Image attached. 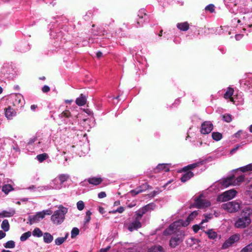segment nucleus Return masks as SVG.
Returning <instances> with one entry per match:
<instances>
[{
	"instance_id": "obj_1",
	"label": "nucleus",
	"mask_w": 252,
	"mask_h": 252,
	"mask_svg": "<svg viewBox=\"0 0 252 252\" xmlns=\"http://www.w3.org/2000/svg\"><path fill=\"white\" fill-rule=\"evenodd\" d=\"M243 215L235 221L234 225L236 228H244L248 226L251 223L250 215L252 214V210L247 208L243 212Z\"/></svg>"
},
{
	"instance_id": "obj_2",
	"label": "nucleus",
	"mask_w": 252,
	"mask_h": 252,
	"mask_svg": "<svg viewBox=\"0 0 252 252\" xmlns=\"http://www.w3.org/2000/svg\"><path fill=\"white\" fill-rule=\"evenodd\" d=\"M68 209L60 205L58 209L55 211L51 217V220L55 224H60L64 220L65 215L67 213Z\"/></svg>"
},
{
	"instance_id": "obj_3",
	"label": "nucleus",
	"mask_w": 252,
	"mask_h": 252,
	"mask_svg": "<svg viewBox=\"0 0 252 252\" xmlns=\"http://www.w3.org/2000/svg\"><path fill=\"white\" fill-rule=\"evenodd\" d=\"M184 232L178 231L176 234L172 236L169 241V246L172 248H175L181 243L184 239Z\"/></svg>"
},
{
	"instance_id": "obj_4",
	"label": "nucleus",
	"mask_w": 252,
	"mask_h": 252,
	"mask_svg": "<svg viewBox=\"0 0 252 252\" xmlns=\"http://www.w3.org/2000/svg\"><path fill=\"white\" fill-rule=\"evenodd\" d=\"M0 74L6 78L12 79L14 76L15 71L11 64L5 63L3 64Z\"/></svg>"
},
{
	"instance_id": "obj_5",
	"label": "nucleus",
	"mask_w": 252,
	"mask_h": 252,
	"mask_svg": "<svg viewBox=\"0 0 252 252\" xmlns=\"http://www.w3.org/2000/svg\"><path fill=\"white\" fill-rule=\"evenodd\" d=\"M237 192L234 189H230L220 195L217 198L219 201L225 202L234 198Z\"/></svg>"
},
{
	"instance_id": "obj_6",
	"label": "nucleus",
	"mask_w": 252,
	"mask_h": 252,
	"mask_svg": "<svg viewBox=\"0 0 252 252\" xmlns=\"http://www.w3.org/2000/svg\"><path fill=\"white\" fill-rule=\"evenodd\" d=\"M222 208L228 212L234 213L240 209V205L237 202L231 201L222 204Z\"/></svg>"
},
{
	"instance_id": "obj_7",
	"label": "nucleus",
	"mask_w": 252,
	"mask_h": 252,
	"mask_svg": "<svg viewBox=\"0 0 252 252\" xmlns=\"http://www.w3.org/2000/svg\"><path fill=\"white\" fill-rule=\"evenodd\" d=\"M239 240V237L238 235H233L227 239L222 244L221 249L223 250L226 249L231 246L234 243L237 242Z\"/></svg>"
},
{
	"instance_id": "obj_8",
	"label": "nucleus",
	"mask_w": 252,
	"mask_h": 252,
	"mask_svg": "<svg viewBox=\"0 0 252 252\" xmlns=\"http://www.w3.org/2000/svg\"><path fill=\"white\" fill-rule=\"evenodd\" d=\"M180 221H175L171 224L168 228H167L163 231V234L165 236L176 234L178 230H177V227Z\"/></svg>"
},
{
	"instance_id": "obj_9",
	"label": "nucleus",
	"mask_w": 252,
	"mask_h": 252,
	"mask_svg": "<svg viewBox=\"0 0 252 252\" xmlns=\"http://www.w3.org/2000/svg\"><path fill=\"white\" fill-rule=\"evenodd\" d=\"M12 104L14 106L18 108H21L24 104V99L23 96L20 94H17L11 97Z\"/></svg>"
},
{
	"instance_id": "obj_10",
	"label": "nucleus",
	"mask_w": 252,
	"mask_h": 252,
	"mask_svg": "<svg viewBox=\"0 0 252 252\" xmlns=\"http://www.w3.org/2000/svg\"><path fill=\"white\" fill-rule=\"evenodd\" d=\"M210 202L206 199H202L199 196L195 200V205L198 208H204L210 206Z\"/></svg>"
},
{
	"instance_id": "obj_11",
	"label": "nucleus",
	"mask_w": 252,
	"mask_h": 252,
	"mask_svg": "<svg viewBox=\"0 0 252 252\" xmlns=\"http://www.w3.org/2000/svg\"><path fill=\"white\" fill-rule=\"evenodd\" d=\"M213 128V125L210 122H205L201 125L200 132L204 134H208L211 132Z\"/></svg>"
},
{
	"instance_id": "obj_12",
	"label": "nucleus",
	"mask_w": 252,
	"mask_h": 252,
	"mask_svg": "<svg viewBox=\"0 0 252 252\" xmlns=\"http://www.w3.org/2000/svg\"><path fill=\"white\" fill-rule=\"evenodd\" d=\"M142 227L140 220L134 219V220L129 222L128 224L127 229L130 232L136 230Z\"/></svg>"
},
{
	"instance_id": "obj_13",
	"label": "nucleus",
	"mask_w": 252,
	"mask_h": 252,
	"mask_svg": "<svg viewBox=\"0 0 252 252\" xmlns=\"http://www.w3.org/2000/svg\"><path fill=\"white\" fill-rule=\"evenodd\" d=\"M138 16L139 18L137 19V27H140L143 25L145 20L147 19V15L145 13V10L144 9H141L138 12Z\"/></svg>"
},
{
	"instance_id": "obj_14",
	"label": "nucleus",
	"mask_w": 252,
	"mask_h": 252,
	"mask_svg": "<svg viewBox=\"0 0 252 252\" xmlns=\"http://www.w3.org/2000/svg\"><path fill=\"white\" fill-rule=\"evenodd\" d=\"M43 219V215L42 213L38 212L36 213L35 215L32 216H30L28 218L29 223L32 224L34 223H36L40 220Z\"/></svg>"
},
{
	"instance_id": "obj_15",
	"label": "nucleus",
	"mask_w": 252,
	"mask_h": 252,
	"mask_svg": "<svg viewBox=\"0 0 252 252\" xmlns=\"http://www.w3.org/2000/svg\"><path fill=\"white\" fill-rule=\"evenodd\" d=\"M16 213L14 208H9L7 210H3L0 212V218H10L13 217Z\"/></svg>"
},
{
	"instance_id": "obj_16",
	"label": "nucleus",
	"mask_w": 252,
	"mask_h": 252,
	"mask_svg": "<svg viewBox=\"0 0 252 252\" xmlns=\"http://www.w3.org/2000/svg\"><path fill=\"white\" fill-rule=\"evenodd\" d=\"M197 211H193L189 215L185 221H182V222H180V224L184 226L188 225L190 222L192 221L197 216Z\"/></svg>"
},
{
	"instance_id": "obj_17",
	"label": "nucleus",
	"mask_w": 252,
	"mask_h": 252,
	"mask_svg": "<svg viewBox=\"0 0 252 252\" xmlns=\"http://www.w3.org/2000/svg\"><path fill=\"white\" fill-rule=\"evenodd\" d=\"M5 115L8 119H11L16 115V112L11 106L5 108Z\"/></svg>"
},
{
	"instance_id": "obj_18",
	"label": "nucleus",
	"mask_w": 252,
	"mask_h": 252,
	"mask_svg": "<svg viewBox=\"0 0 252 252\" xmlns=\"http://www.w3.org/2000/svg\"><path fill=\"white\" fill-rule=\"evenodd\" d=\"M162 171L164 172H168L169 171V164L166 163L158 164L155 169V172L158 173V171Z\"/></svg>"
},
{
	"instance_id": "obj_19",
	"label": "nucleus",
	"mask_w": 252,
	"mask_h": 252,
	"mask_svg": "<svg viewBox=\"0 0 252 252\" xmlns=\"http://www.w3.org/2000/svg\"><path fill=\"white\" fill-rule=\"evenodd\" d=\"M233 176H231L223 180L220 182L221 187L225 188L230 186H233Z\"/></svg>"
},
{
	"instance_id": "obj_20",
	"label": "nucleus",
	"mask_w": 252,
	"mask_h": 252,
	"mask_svg": "<svg viewBox=\"0 0 252 252\" xmlns=\"http://www.w3.org/2000/svg\"><path fill=\"white\" fill-rule=\"evenodd\" d=\"M148 186V185L146 184L143 185L142 186H139V187L137 188L136 189L131 190L130 191V193L132 195L135 196L139 193L143 192L144 190H145L147 187Z\"/></svg>"
},
{
	"instance_id": "obj_21",
	"label": "nucleus",
	"mask_w": 252,
	"mask_h": 252,
	"mask_svg": "<svg viewBox=\"0 0 252 252\" xmlns=\"http://www.w3.org/2000/svg\"><path fill=\"white\" fill-rule=\"evenodd\" d=\"M50 185L52 189H61L63 187V185L60 183L58 177L53 179L50 183Z\"/></svg>"
},
{
	"instance_id": "obj_22",
	"label": "nucleus",
	"mask_w": 252,
	"mask_h": 252,
	"mask_svg": "<svg viewBox=\"0 0 252 252\" xmlns=\"http://www.w3.org/2000/svg\"><path fill=\"white\" fill-rule=\"evenodd\" d=\"M86 181H87V182H88V183L91 185L97 186L102 182V179L100 177H94L89 178L86 180Z\"/></svg>"
},
{
	"instance_id": "obj_23",
	"label": "nucleus",
	"mask_w": 252,
	"mask_h": 252,
	"mask_svg": "<svg viewBox=\"0 0 252 252\" xmlns=\"http://www.w3.org/2000/svg\"><path fill=\"white\" fill-rule=\"evenodd\" d=\"M176 26L179 30L184 32L188 31L189 28V24L187 22L178 23Z\"/></svg>"
},
{
	"instance_id": "obj_24",
	"label": "nucleus",
	"mask_w": 252,
	"mask_h": 252,
	"mask_svg": "<svg viewBox=\"0 0 252 252\" xmlns=\"http://www.w3.org/2000/svg\"><path fill=\"white\" fill-rule=\"evenodd\" d=\"M193 176V173L192 172L187 171L183 174L181 178V181L182 182L185 183L189 180Z\"/></svg>"
},
{
	"instance_id": "obj_25",
	"label": "nucleus",
	"mask_w": 252,
	"mask_h": 252,
	"mask_svg": "<svg viewBox=\"0 0 252 252\" xmlns=\"http://www.w3.org/2000/svg\"><path fill=\"white\" fill-rule=\"evenodd\" d=\"M86 101L87 99L86 96L84 94H81L80 96L76 98L75 102L76 104L78 106H81L86 104Z\"/></svg>"
},
{
	"instance_id": "obj_26",
	"label": "nucleus",
	"mask_w": 252,
	"mask_h": 252,
	"mask_svg": "<svg viewBox=\"0 0 252 252\" xmlns=\"http://www.w3.org/2000/svg\"><path fill=\"white\" fill-rule=\"evenodd\" d=\"M234 93V90L231 88H228L226 92L224 94V97L225 99L230 98L231 101L235 102L234 100V98L232 97Z\"/></svg>"
},
{
	"instance_id": "obj_27",
	"label": "nucleus",
	"mask_w": 252,
	"mask_h": 252,
	"mask_svg": "<svg viewBox=\"0 0 252 252\" xmlns=\"http://www.w3.org/2000/svg\"><path fill=\"white\" fill-rule=\"evenodd\" d=\"M203 164V161L197 162H196V163H194L188 165V166L184 167L183 170L185 171H187V170H189V169H194V168H195L196 167H198V166H199L200 165H202Z\"/></svg>"
},
{
	"instance_id": "obj_28",
	"label": "nucleus",
	"mask_w": 252,
	"mask_h": 252,
	"mask_svg": "<svg viewBox=\"0 0 252 252\" xmlns=\"http://www.w3.org/2000/svg\"><path fill=\"white\" fill-rule=\"evenodd\" d=\"M42 236H43V241L46 244H49L53 240V236L48 232L44 233Z\"/></svg>"
},
{
	"instance_id": "obj_29",
	"label": "nucleus",
	"mask_w": 252,
	"mask_h": 252,
	"mask_svg": "<svg viewBox=\"0 0 252 252\" xmlns=\"http://www.w3.org/2000/svg\"><path fill=\"white\" fill-rule=\"evenodd\" d=\"M246 86L245 89H252V78H249L246 81H240V84Z\"/></svg>"
},
{
	"instance_id": "obj_30",
	"label": "nucleus",
	"mask_w": 252,
	"mask_h": 252,
	"mask_svg": "<svg viewBox=\"0 0 252 252\" xmlns=\"http://www.w3.org/2000/svg\"><path fill=\"white\" fill-rule=\"evenodd\" d=\"M59 116L61 119H63L64 123H67L65 119L69 118L71 117V114L70 112L68 110H65L60 114Z\"/></svg>"
},
{
	"instance_id": "obj_31",
	"label": "nucleus",
	"mask_w": 252,
	"mask_h": 252,
	"mask_svg": "<svg viewBox=\"0 0 252 252\" xmlns=\"http://www.w3.org/2000/svg\"><path fill=\"white\" fill-rule=\"evenodd\" d=\"M68 236V233H66L63 237H58L55 240V244L57 245H61L66 240Z\"/></svg>"
},
{
	"instance_id": "obj_32",
	"label": "nucleus",
	"mask_w": 252,
	"mask_h": 252,
	"mask_svg": "<svg viewBox=\"0 0 252 252\" xmlns=\"http://www.w3.org/2000/svg\"><path fill=\"white\" fill-rule=\"evenodd\" d=\"M205 233L208 235V237L212 240L216 239L218 237V234L217 232L213 231L212 229H210L207 231H206Z\"/></svg>"
},
{
	"instance_id": "obj_33",
	"label": "nucleus",
	"mask_w": 252,
	"mask_h": 252,
	"mask_svg": "<svg viewBox=\"0 0 252 252\" xmlns=\"http://www.w3.org/2000/svg\"><path fill=\"white\" fill-rule=\"evenodd\" d=\"M57 177L60 181V183L63 185L69 178V175L66 174H62L59 175Z\"/></svg>"
},
{
	"instance_id": "obj_34",
	"label": "nucleus",
	"mask_w": 252,
	"mask_h": 252,
	"mask_svg": "<svg viewBox=\"0 0 252 252\" xmlns=\"http://www.w3.org/2000/svg\"><path fill=\"white\" fill-rule=\"evenodd\" d=\"M155 207V205L154 203H149L144 207H142L141 209L145 213L146 212L153 210Z\"/></svg>"
},
{
	"instance_id": "obj_35",
	"label": "nucleus",
	"mask_w": 252,
	"mask_h": 252,
	"mask_svg": "<svg viewBox=\"0 0 252 252\" xmlns=\"http://www.w3.org/2000/svg\"><path fill=\"white\" fill-rule=\"evenodd\" d=\"M244 179L245 176L243 175L238 176L236 179L233 178V186L239 185L240 183L244 181Z\"/></svg>"
},
{
	"instance_id": "obj_36",
	"label": "nucleus",
	"mask_w": 252,
	"mask_h": 252,
	"mask_svg": "<svg viewBox=\"0 0 252 252\" xmlns=\"http://www.w3.org/2000/svg\"><path fill=\"white\" fill-rule=\"evenodd\" d=\"M148 252H164L161 246H156L149 249Z\"/></svg>"
},
{
	"instance_id": "obj_37",
	"label": "nucleus",
	"mask_w": 252,
	"mask_h": 252,
	"mask_svg": "<svg viewBox=\"0 0 252 252\" xmlns=\"http://www.w3.org/2000/svg\"><path fill=\"white\" fill-rule=\"evenodd\" d=\"M12 190H13V188L9 184L4 185L2 187V191L6 194H7L10 191Z\"/></svg>"
},
{
	"instance_id": "obj_38",
	"label": "nucleus",
	"mask_w": 252,
	"mask_h": 252,
	"mask_svg": "<svg viewBox=\"0 0 252 252\" xmlns=\"http://www.w3.org/2000/svg\"><path fill=\"white\" fill-rule=\"evenodd\" d=\"M1 228L5 231H8L9 229L10 225L8 220H4L2 221L1 225Z\"/></svg>"
},
{
	"instance_id": "obj_39",
	"label": "nucleus",
	"mask_w": 252,
	"mask_h": 252,
	"mask_svg": "<svg viewBox=\"0 0 252 252\" xmlns=\"http://www.w3.org/2000/svg\"><path fill=\"white\" fill-rule=\"evenodd\" d=\"M145 214V213H144V212L143 211V210L141 208L140 209H139V210H138L137 211L135 212V219L140 220L142 216Z\"/></svg>"
},
{
	"instance_id": "obj_40",
	"label": "nucleus",
	"mask_w": 252,
	"mask_h": 252,
	"mask_svg": "<svg viewBox=\"0 0 252 252\" xmlns=\"http://www.w3.org/2000/svg\"><path fill=\"white\" fill-rule=\"evenodd\" d=\"M212 136L213 139L216 141L220 140L222 137L221 133L218 132H213L212 133Z\"/></svg>"
},
{
	"instance_id": "obj_41",
	"label": "nucleus",
	"mask_w": 252,
	"mask_h": 252,
	"mask_svg": "<svg viewBox=\"0 0 252 252\" xmlns=\"http://www.w3.org/2000/svg\"><path fill=\"white\" fill-rule=\"evenodd\" d=\"M3 246L6 249H13L15 247V243L14 241L10 240L4 243Z\"/></svg>"
},
{
	"instance_id": "obj_42",
	"label": "nucleus",
	"mask_w": 252,
	"mask_h": 252,
	"mask_svg": "<svg viewBox=\"0 0 252 252\" xmlns=\"http://www.w3.org/2000/svg\"><path fill=\"white\" fill-rule=\"evenodd\" d=\"M32 235L37 237H40L43 235L42 231L39 228H35L32 231Z\"/></svg>"
},
{
	"instance_id": "obj_43",
	"label": "nucleus",
	"mask_w": 252,
	"mask_h": 252,
	"mask_svg": "<svg viewBox=\"0 0 252 252\" xmlns=\"http://www.w3.org/2000/svg\"><path fill=\"white\" fill-rule=\"evenodd\" d=\"M48 158V156L46 153L39 154L36 156V159L40 162L43 161L44 160Z\"/></svg>"
},
{
	"instance_id": "obj_44",
	"label": "nucleus",
	"mask_w": 252,
	"mask_h": 252,
	"mask_svg": "<svg viewBox=\"0 0 252 252\" xmlns=\"http://www.w3.org/2000/svg\"><path fill=\"white\" fill-rule=\"evenodd\" d=\"M240 170L243 172L252 171V163L249 164L246 166L240 168Z\"/></svg>"
},
{
	"instance_id": "obj_45",
	"label": "nucleus",
	"mask_w": 252,
	"mask_h": 252,
	"mask_svg": "<svg viewBox=\"0 0 252 252\" xmlns=\"http://www.w3.org/2000/svg\"><path fill=\"white\" fill-rule=\"evenodd\" d=\"M31 236V232L28 231L23 233L20 237V240L22 242L25 241Z\"/></svg>"
},
{
	"instance_id": "obj_46",
	"label": "nucleus",
	"mask_w": 252,
	"mask_h": 252,
	"mask_svg": "<svg viewBox=\"0 0 252 252\" xmlns=\"http://www.w3.org/2000/svg\"><path fill=\"white\" fill-rule=\"evenodd\" d=\"M92 215V213L90 211H88L86 213V216L84 218V222L85 223H88L90 222L91 220V216Z\"/></svg>"
},
{
	"instance_id": "obj_47",
	"label": "nucleus",
	"mask_w": 252,
	"mask_h": 252,
	"mask_svg": "<svg viewBox=\"0 0 252 252\" xmlns=\"http://www.w3.org/2000/svg\"><path fill=\"white\" fill-rule=\"evenodd\" d=\"M79 233V230L77 227H74L72 228L71 232V236L72 238L75 237Z\"/></svg>"
},
{
	"instance_id": "obj_48",
	"label": "nucleus",
	"mask_w": 252,
	"mask_h": 252,
	"mask_svg": "<svg viewBox=\"0 0 252 252\" xmlns=\"http://www.w3.org/2000/svg\"><path fill=\"white\" fill-rule=\"evenodd\" d=\"M241 252H252V243L242 249Z\"/></svg>"
},
{
	"instance_id": "obj_49",
	"label": "nucleus",
	"mask_w": 252,
	"mask_h": 252,
	"mask_svg": "<svg viewBox=\"0 0 252 252\" xmlns=\"http://www.w3.org/2000/svg\"><path fill=\"white\" fill-rule=\"evenodd\" d=\"M222 119L224 121L229 123L232 121L231 115L228 114H225L222 115Z\"/></svg>"
},
{
	"instance_id": "obj_50",
	"label": "nucleus",
	"mask_w": 252,
	"mask_h": 252,
	"mask_svg": "<svg viewBox=\"0 0 252 252\" xmlns=\"http://www.w3.org/2000/svg\"><path fill=\"white\" fill-rule=\"evenodd\" d=\"M77 208L79 211H82L84 209L85 207L84 203L83 201L80 200L77 202Z\"/></svg>"
},
{
	"instance_id": "obj_51",
	"label": "nucleus",
	"mask_w": 252,
	"mask_h": 252,
	"mask_svg": "<svg viewBox=\"0 0 252 252\" xmlns=\"http://www.w3.org/2000/svg\"><path fill=\"white\" fill-rule=\"evenodd\" d=\"M214 8H215V6L214 4H210L205 7V9L206 11H210L211 13H213L215 11Z\"/></svg>"
},
{
	"instance_id": "obj_52",
	"label": "nucleus",
	"mask_w": 252,
	"mask_h": 252,
	"mask_svg": "<svg viewBox=\"0 0 252 252\" xmlns=\"http://www.w3.org/2000/svg\"><path fill=\"white\" fill-rule=\"evenodd\" d=\"M213 214H212L205 215V219L202 220L201 223L202 224L204 222H207L209 220L213 218Z\"/></svg>"
},
{
	"instance_id": "obj_53",
	"label": "nucleus",
	"mask_w": 252,
	"mask_h": 252,
	"mask_svg": "<svg viewBox=\"0 0 252 252\" xmlns=\"http://www.w3.org/2000/svg\"><path fill=\"white\" fill-rule=\"evenodd\" d=\"M40 213H42V215H43V218H44L46 215H51L52 214V211L50 209H47L46 210H43V211L40 212Z\"/></svg>"
},
{
	"instance_id": "obj_54",
	"label": "nucleus",
	"mask_w": 252,
	"mask_h": 252,
	"mask_svg": "<svg viewBox=\"0 0 252 252\" xmlns=\"http://www.w3.org/2000/svg\"><path fill=\"white\" fill-rule=\"evenodd\" d=\"M50 87L47 85H44L42 88V91L44 93L49 92L50 91Z\"/></svg>"
},
{
	"instance_id": "obj_55",
	"label": "nucleus",
	"mask_w": 252,
	"mask_h": 252,
	"mask_svg": "<svg viewBox=\"0 0 252 252\" xmlns=\"http://www.w3.org/2000/svg\"><path fill=\"white\" fill-rule=\"evenodd\" d=\"M106 196V194L104 191H101L98 194V197L99 198H103Z\"/></svg>"
},
{
	"instance_id": "obj_56",
	"label": "nucleus",
	"mask_w": 252,
	"mask_h": 252,
	"mask_svg": "<svg viewBox=\"0 0 252 252\" xmlns=\"http://www.w3.org/2000/svg\"><path fill=\"white\" fill-rule=\"evenodd\" d=\"M192 228L194 232L196 233L200 229V226L198 225H194L193 226Z\"/></svg>"
},
{
	"instance_id": "obj_57",
	"label": "nucleus",
	"mask_w": 252,
	"mask_h": 252,
	"mask_svg": "<svg viewBox=\"0 0 252 252\" xmlns=\"http://www.w3.org/2000/svg\"><path fill=\"white\" fill-rule=\"evenodd\" d=\"M125 210V209L123 207L120 206L118 209H116V211H117L119 213H122Z\"/></svg>"
},
{
	"instance_id": "obj_58",
	"label": "nucleus",
	"mask_w": 252,
	"mask_h": 252,
	"mask_svg": "<svg viewBox=\"0 0 252 252\" xmlns=\"http://www.w3.org/2000/svg\"><path fill=\"white\" fill-rule=\"evenodd\" d=\"M239 147V146L237 145L235 148L232 149L230 151V154H233L234 153H235L236 152V151L238 149Z\"/></svg>"
},
{
	"instance_id": "obj_59",
	"label": "nucleus",
	"mask_w": 252,
	"mask_h": 252,
	"mask_svg": "<svg viewBox=\"0 0 252 252\" xmlns=\"http://www.w3.org/2000/svg\"><path fill=\"white\" fill-rule=\"evenodd\" d=\"M98 211L101 214H103L105 213L104 209L102 207H99Z\"/></svg>"
},
{
	"instance_id": "obj_60",
	"label": "nucleus",
	"mask_w": 252,
	"mask_h": 252,
	"mask_svg": "<svg viewBox=\"0 0 252 252\" xmlns=\"http://www.w3.org/2000/svg\"><path fill=\"white\" fill-rule=\"evenodd\" d=\"M6 234L5 232H3L2 230H0V239H1L5 237Z\"/></svg>"
},
{
	"instance_id": "obj_61",
	"label": "nucleus",
	"mask_w": 252,
	"mask_h": 252,
	"mask_svg": "<svg viewBox=\"0 0 252 252\" xmlns=\"http://www.w3.org/2000/svg\"><path fill=\"white\" fill-rule=\"evenodd\" d=\"M36 140V138H35V137L32 138L30 139L28 143L29 144H32Z\"/></svg>"
},
{
	"instance_id": "obj_62",
	"label": "nucleus",
	"mask_w": 252,
	"mask_h": 252,
	"mask_svg": "<svg viewBox=\"0 0 252 252\" xmlns=\"http://www.w3.org/2000/svg\"><path fill=\"white\" fill-rule=\"evenodd\" d=\"M96 57L98 58H100L101 57H102V52H101L100 51H98L96 54Z\"/></svg>"
},
{
	"instance_id": "obj_63",
	"label": "nucleus",
	"mask_w": 252,
	"mask_h": 252,
	"mask_svg": "<svg viewBox=\"0 0 252 252\" xmlns=\"http://www.w3.org/2000/svg\"><path fill=\"white\" fill-rule=\"evenodd\" d=\"M37 107V105H34V104H33V105H32L31 106V109L32 110V111H35V110L36 109V108Z\"/></svg>"
},
{
	"instance_id": "obj_64",
	"label": "nucleus",
	"mask_w": 252,
	"mask_h": 252,
	"mask_svg": "<svg viewBox=\"0 0 252 252\" xmlns=\"http://www.w3.org/2000/svg\"><path fill=\"white\" fill-rule=\"evenodd\" d=\"M158 193V191L154 190L151 193L150 195H151V196L153 197V196H155V195H156Z\"/></svg>"
}]
</instances>
